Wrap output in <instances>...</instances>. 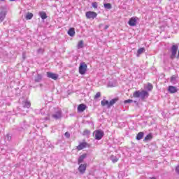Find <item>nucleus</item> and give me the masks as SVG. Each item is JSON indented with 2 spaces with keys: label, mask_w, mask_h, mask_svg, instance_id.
<instances>
[{
  "label": "nucleus",
  "mask_w": 179,
  "mask_h": 179,
  "mask_svg": "<svg viewBox=\"0 0 179 179\" xmlns=\"http://www.w3.org/2000/svg\"><path fill=\"white\" fill-rule=\"evenodd\" d=\"M133 97H134L135 99H138L140 97L141 100H145V99H148L149 97V92L145 90H138L134 92Z\"/></svg>",
  "instance_id": "obj_1"
},
{
  "label": "nucleus",
  "mask_w": 179,
  "mask_h": 179,
  "mask_svg": "<svg viewBox=\"0 0 179 179\" xmlns=\"http://www.w3.org/2000/svg\"><path fill=\"white\" fill-rule=\"evenodd\" d=\"M178 51V45L174 44L173 45L170 50V58L171 59H175V58H177V52Z\"/></svg>",
  "instance_id": "obj_2"
},
{
  "label": "nucleus",
  "mask_w": 179,
  "mask_h": 179,
  "mask_svg": "<svg viewBox=\"0 0 179 179\" xmlns=\"http://www.w3.org/2000/svg\"><path fill=\"white\" fill-rule=\"evenodd\" d=\"M93 135H94V138L96 141H100L104 136V131L103 130H96L94 131Z\"/></svg>",
  "instance_id": "obj_3"
},
{
  "label": "nucleus",
  "mask_w": 179,
  "mask_h": 179,
  "mask_svg": "<svg viewBox=\"0 0 179 179\" xmlns=\"http://www.w3.org/2000/svg\"><path fill=\"white\" fill-rule=\"evenodd\" d=\"M78 71L80 75H85V73H86V71H87V64L85 62H81L80 64Z\"/></svg>",
  "instance_id": "obj_4"
},
{
  "label": "nucleus",
  "mask_w": 179,
  "mask_h": 179,
  "mask_svg": "<svg viewBox=\"0 0 179 179\" xmlns=\"http://www.w3.org/2000/svg\"><path fill=\"white\" fill-rule=\"evenodd\" d=\"M52 118L55 120H59L62 117V110L61 109H56L55 112L52 115Z\"/></svg>",
  "instance_id": "obj_5"
},
{
  "label": "nucleus",
  "mask_w": 179,
  "mask_h": 179,
  "mask_svg": "<svg viewBox=\"0 0 179 179\" xmlns=\"http://www.w3.org/2000/svg\"><path fill=\"white\" fill-rule=\"evenodd\" d=\"M85 17L87 19H92L93 20L97 17V13L94 11H87L85 13Z\"/></svg>",
  "instance_id": "obj_6"
},
{
  "label": "nucleus",
  "mask_w": 179,
  "mask_h": 179,
  "mask_svg": "<svg viewBox=\"0 0 179 179\" xmlns=\"http://www.w3.org/2000/svg\"><path fill=\"white\" fill-rule=\"evenodd\" d=\"M138 20H139V18H138V17H132L131 18L129 19L128 22V24L131 27H134L136 26V23H138Z\"/></svg>",
  "instance_id": "obj_7"
},
{
  "label": "nucleus",
  "mask_w": 179,
  "mask_h": 179,
  "mask_svg": "<svg viewBox=\"0 0 179 179\" xmlns=\"http://www.w3.org/2000/svg\"><path fill=\"white\" fill-rule=\"evenodd\" d=\"M86 164H81L78 167V171L80 173V174H85L86 172Z\"/></svg>",
  "instance_id": "obj_8"
},
{
  "label": "nucleus",
  "mask_w": 179,
  "mask_h": 179,
  "mask_svg": "<svg viewBox=\"0 0 179 179\" xmlns=\"http://www.w3.org/2000/svg\"><path fill=\"white\" fill-rule=\"evenodd\" d=\"M47 76L50 78V79H53V80H57V79H58V74L50 71L47 72Z\"/></svg>",
  "instance_id": "obj_9"
},
{
  "label": "nucleus",
  "mask_w": 179,
  "mask_h": 179,
  "mask_svg": "<svg viewBox=\"0 0 179 179\" xmlns=\"http://www.w3.org/2000/svg\"><path fill=\"white\" fill-rule=\"evenodd\" d=\"M86 108H87L86 105L81 103L78 106V113H83V111H85Z\"/></svg>",
  "instance_id": "obj_10"
},
{
  "label": "nucleus",
  "mask_w": 179,
  "mask_h": 179,
  "mask_svg": "<svg viewBox=\"0 0 179 179\" xmlns=\"http://www.w3.org/2000/svg\"><path fill=\"white\" fill-rule=\"evenodd\" d=\"M6 16V11L3 10L0 13V23H2L3 22V20L5 19Z\"/></svg>",
  "instance_id": "obj_11"
},
{
  "label": "nucleus",
  "mask_w": 179,
  "mask_h": 179,
  "mask_svg": "<svg viewBox=\"0 0 179 179\" xmlns=\"http://www.w3.org/2000/svg\"><path fill=\"white\" fill-rule=\"evenodd\" d=\"M168 90L169 93H177L178 92L177 88L174 86H169Z\"/></svg>",
  "instance_id": "obj_12"
},
{
  "label": "nucleus",
  "mask_w": 179,
  "mask_h": 179,
  "mask_svg": "<svg viewBox=\"0 0 179 179\" xmlns=\"http://www.w3.org/2000/svg\"><path fill=\"white\" fill-rule=\"evenodd\" d=\"M101 106L104 107V106H107L108 108H110V102L108 100L103 99L101 101Z\"/></svg>",
  "instance_id": "obj_13"
},
{
  "label": "nucleus",
  "mask_w": 179,
  "mask_h": 179,
  "mask_svg": "<svg viewBox=\"0 0 179 179\" xmlns=\"http://www.w3.org/2000/svg\"><path fill=\"white\" fill-rule=\"evenodd\" d=\"M67 34H69V36H70V37H73V36H75V29L74 28H70L69 29Z\"/></svg>",
  "instance_id": "obj_14"
},
{
  "label": "nucleus",
  "mask_w": 179,
  "mask_h": 179,
  "mask_svg": "<svg viewBox=\"0 0 179 179\" xmlns=\"http://www.w3.org/2000/svg\"><path fill=\"white\" fill-rule=\"evenodd\" d=\"M87 143H80L78 146H77V149L78 150H82L83 149H85V148L86 147Z\"/></svg>",
  "instance_id": "obj_15"
},
{
  "label": "nucleus",
  "mask_w": 179,
  "mask_h": 179,
  "mask_svg": "<svg viewBox=\"0 0 179 179\" xmlns=\"http://www.w3.org/2000/svg\"><path fill=\"white\" fill-rule=\"evenodd\" d=\"M86 158V155L83 154L78 158V164H80V163H83L85 159Z\"/></svg>",
  "instance_id": "obj_16"
},
{
  "label": "nucleus",
  "mask_w": 179,
  "mask_h": 179,
  "mask_svg": "<svg viewBox=\"0 0 179 179\" xmlns=\"http://www.w3.org/2000/svg\"><path fill=\"white\" fill-rule=\"evenodd\" d=\"M39 16L40 17H41V19H43V20L47 19V13H45V12H40L39 13Z\"/></svg>",
  "instance_id": "obj_17"
},
{
  "label": "nucleus",
  "mask_w": 179,
  "mask_h": 179,
  "mask_svg": "<svg viewBox=\"0 0 179 179\" xmlns=\"http://www.w3.org/2000/svg\"><path fill=\"white\" fill-rule=\"evenodd\" d=\"M118 101V98L113 99L109 101V107H111V106H114V104Z\"/></svg>",
  "instance_id": "obj_18"
},
{
  "label": "nucleus",
  "mask_w": 179,
  "mask_h": 179,
  "mask_svg": "<svg viewBox=\"0 0 179 179\" xmlns=\"http://www.w3.org/2000/svg\"><path fill=\"white\" fill-rule=\"evenodd\" d=\"M110 160L112 161V163H117L118 162L119 159L115 155L110 156Z\"/></svg>",
  "instance_id": "obj_19"
},
{
  "label": "nucleus",
  "mask_w": 179,
  "mask_h": 179,
  "mask_svg": "<svg viewBox=\"0 0 179 179\" xmlns=\"http://www.w3.org/2000/svg\"><path fill=\"white\" fill-rule=\"evenodd\" d=\"M41 79H43V76H41V74H38L35 78V82L36 83L41 82Z\"/></svg>",
  "instance_id": "obj_20"
},
{
  "label": "nucleus",
  "mask_w": 179,
  "mask_h": 179,
  "mask_svg": "<svg viewBox=\"0 0 179 179\" xmlns=\"http://www.w3.org/2000/svg\"><path fill=\"white\" fill-rule=\"evenodd\" d=\"M31 106V104L30 103L29 101H26L24 102V105H23L24 108H30Z\"/></svg>",
  "instance_id": "obj_21"
},
{
  "label": "nucleus",
  "mask_w": 179,
  "mask_h": 179,
  "mask_svg": "<svg viewBox=\"0 0 179 179\" xmlns=\"http://www.w3.org/2000/svg\"><path fill=\"white\" fill-rule=\"evenodd\" d=\"M145 52V48H141L137 51V57H140L141 54H143Z\"/></svg>",
  "instance_id": "obj_22"
},
{
  "label": "nucleus",
  "mask_w": 179,
  "mask_h": 179,
  "mask_svg": "<svg viewBox=\"0 0 179 179\" xmlns=\"http://www.w3.org/2000/svg\"><path fill=\"white\" fill-rule=\"evenodd\" d=\"M142 138H143V132H139L137 134L136 139H137V141H141V139H142Z\"/></svg>",
  "instance_id": "obj_23"
},
{
  "label": "nucleus",
  "mask_w": 179,
  "mask_h": 179,
  "mask_svg": "<svg viewBox=\"0 0 179 179\" xmlns=\"http://www.w3.org/2000/svg\"><path fill=\"white\" fill-rule=\"evenodd\" d=\"M26 19L27 20H30L33 18V13H28L27 15H26Z\"/></svg>",
  "instance_id": "obj_24"
},
{
  "label": "nucleus",
  "mask_w": 179,
  "mask_h": 179,
  "mask_svg": "<svg viewBox=\"0 0 179 179\" xmlns=\"http://www.w3.org/2000/svg\"><path fill=\"white\" fill-rule=\"evenodd\" d=\"M83 48V41H80L78 43V45H77V48L78 50H80V48Z\"/></svg>",
  "instance_id": "obj_25"
},
{
  "label": "nucleus",
  "mask_w": 179,
  "mask_h": 179,
  "mask_svg": "<svg viewBox=\"0 0 179 179\" xmlns=\"http://www.w3.org/2000/svg\"><path fill=\"white\" fill-rule=\"evenodd\" d=\"M145 89L148 90V92H150L153 89V85L150 83H148L147 86L145 87Z\"/></svg>",
  "instance_id": "obj_26"
},
{
  "label": "nucleus",
  "mask_w": 179,
  "mask_h": 179,
  "mask_svg": "<svg viewBox=\"0 0 179 179\" xmlns=\"http://www.w3.org/2000/svg\"><path fill=\"white\" fill-rule=\"evenodd\" d=\"M103 6L105 9H111L113 8V6L110 3H104Z\"/></svg>",
  "instance_id": "obj_27"
},
{
  "label": "nucleus",
  "mask_w": 179,
  "mask_h": 179,
  "mask_svg": "<svg viewBox=\"0 0 179 179\" xmlns=\"http://www.w3.org/2000/svg\"><path fill=\"white\" fill-rule=\"evenodd\" d=\"M152 138H153V136H152L151 134H149L145 137L144 141H150V139H152Z\"/></svg>",
  "instance_id": "obj_28"
},
{
  "label": "nucleus",
  "mask_w": 179,
  "mask_h": 179,
  "mask_svg": "<svg viewBox=\"0 0 179 179\" xmlns=\"http://www.w3.org/2000/svg\"><path fill=\"white\" fill-rule=\"evenodd\" d=\"M176 76H173L171 78V82L174 85L176 84Z\"/></svg>",
  "instance_id": "obj_29"
},
{
  "label": "nucleus",
  "mask_w": 179,
  "mask_h": 179,
  "mask_svg": "<svg viewBox=\"0 0 179 179\" xmlns=\"http://www.w3.org/2000/svg\"><path fill=\"white\" fill-rule=\"evenodd\" d=\"M101 96V94L100 92H97L95 96H94V99L95 100L99 99L100 96Z\"/></svg>",
  "instance_id": "obj_30"
},
{
  "label": "nucleus",
  "mask_w": 179,
  "mask_h": 179,
  "mask_svg": "<svg viewBox=\"0 0 179 179\" xmlns=\"http://www.w3.org/2000/svg\"><path fill=\"white\" fill-rule=\"evenodd\" d=\"M92 5L94 8V9H97V2H92Z\"/></svg>",
  "instance_id": "obj_31"
},
{
  "label": "nucleus",
  "mask_w": 179,
  "mask_h": 179,
  "mask_svg": "<svg viewBox=\"0 0 179 179\" xmlns=\"http://www.w3.org/2000/svg\"><path fill=\"white\" fill-rule=\"evenodd\" d=\"M133 100L132 99H127V100H125L124 101V104H127V103H133Z\"/></svg>",
  "instance_id": "obj_32"
},
{
  "label": "nucleus",
  "mask_w": 179,
  "mask_h": 179,
  "mask_svg": "<svg viewBox=\"0 0 179 179\" xmlns=\"http://www.w3.org/2000/svg\"><path fill=\"white\" fill-rule=\"evenodd\" d=\"M176 172L177 174L179 175V165H178L176 167Z\"/></svg>",
  "instance_id": "obj_33"
},
{
  "label": "nucleus",
  "mask_w": 179,
  "mask_h": 179,
  "mask_svg": "<svg viewBox=\"0 0 179 179\" xmlns=\"http://www.w3.org/2000/svg\"><path fill=\"white\" fill-rule=\"evenodd\" d=\"M64 136H66V138H69V136H71V134H69V132L67 131L64 134Z\"/></svg>",
  "instance_id": "obj_34"
},
{
  "label": "nucleus",
  "mask_w": 179,
  "mask_h": 179,
  "mask_svg": "<svg viewBox=\"0 0 179 179\" xmlns=\"http://www.w3.org/2000/svg\"><path fill=\"white\" fill-rule=\"evenodd\" d=\"M108 87H114V86H115V85H113V84H111V83H108Z\"/></svg>",
  "instance_id": "obj_35"
},
{
  "label": "nucleus",
  "mask_w": 179,
  "mask_h": 179,
  "mask_svg": "<svg viewBox=\"0 0 179 179\" xmlns=\"http://www.w3.org/2000/svg\"><path fill=\"white\" fill-rule=\"evenodd\" d=\"M88 134H90V131L89 130L84 131V135H88Z\"/></svg>",
  "instance_id": "obj_36"
},
{
  "label": "nucleus",
  "mask_w": 179,
  "mask_h": 179,
  "mask_svg": "<svg viewBox=\"0 0 179 179\" xmlns=\"http://www.w3.org/2000/svg\"><path fill=\"white\" fill-rule=\"evenodd\" d=\"M108 27H110L109 25H106L104 27V30H107V29H108Z\"/></svg>",
  "instance_id": "obj_37"
},
{
  "label": "nucleus",
  "mask_w": 179,
  "mask_h": 179,
  "mask_svg": "<svg viewBox=\"0 0 179 179\" xmlns=\"http://www.w3.org/2000/svg\"><path fill=\"white\" fill-rule=\"evenodd\" d=\"M2 55H3L2 52H0V58H2Z\"/></svg>",
  "instance_id": "obj_38"
},
{
  "label": "nucleus",
  "mask_w": 179,
  "mask_h": 179,
  "mask_svg": "<svg viewBox=\"0 0 179 179\" xmlns=\"http://www.w3.org/2000/svg\"><path fill=\"white\" fill-rule=\"evenodd\" d=\"M41 49H39L38 50V52H41Z\"/></svg>",
  "instance_id": "obj_39"
},
{
  "label": "nucleus",
  "mask_w": 179,
  "mask_h": 179,
  "mask_svg": "<svg viewBox=\"0 0 179 179\" xmlns=\"http://www.w3.org/2000/svg\"><path fill=\"white\" fill-rule=\"evenodd\" d=\"M1 1H5V0H0Z\"/></svg>",
  "instance_id": "obj_40"
},
{
  "label": "nucleus",
  "mask_w": 179,
  "mask_h": 179,
  "mask_svg": "<svg viewBox=\"0 0 179 179\" xmlns=\"http://www.w3.org/2000/svg\"><path fill=\"white\" fill-rule=\"evenodd\" d=\"M10 1H15V0H10Z\"/></svg>",
  "instance_id": "obj_41"
}]
</instances>
